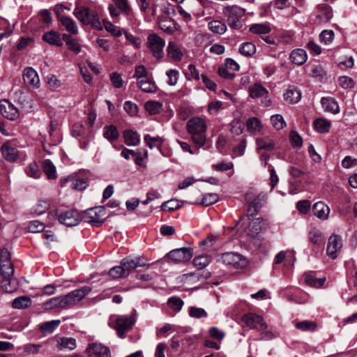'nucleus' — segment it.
Listing matches in <instances>:
<instances>
[{
	"label": "nucleus",
	"instance_id": "nucleus-1",
	"mask_svg": "<svg viewBox=\"0 0 357 357\" xmlns=\"http://www.w3.org/2000/svg\"><path fill=\"white\" fill-rule=\"evenodd\" d=\"M207 126L204 119L199 117H192L186 124L187 132L190 135V141L200 149L206 144V131Z\"/></svg>",
	"mask_w": 357,
	"mask_h": 357
},
{
	"label": "nucleus",
	"instance_id": "nucleus-2",
	"mask_svg": "<svg viewBox=\"0 0 357 357\" xmlns=\"http://www.w3.org/2000/svg\"><path fill=\"white\" fill-rule=\"evenodd\" d=\"M73 15L82 24H90L96 29H102V23L97 12L89 7L77 5L73 10Z\"/></svg>",
	"mask_w": 357,
	"mask_h": 357
},
{
	"label": "nucleus",
	"instance_id": "nucleus-3",
	"mask_svg": "<svg viewBox=\"0 0 357 357\" xmlns=\"http://www.w3.org/2000/svg\"><path fill=\"white\" fill-rule=\"evenodd\" d=\"M113 1L114 4L110 3L108 6L110 16L112 18L117 17L121 13L126 17L128 25L135 24L136 19L128 0H113Z\"/></svg>",
	"mask_w": 357,
	"mask_h": 357
},
{
	"label": "nucleus",
	"instance_id": "nucleus-4",
	"mask_svg": "<svg viewBox=\"0 0 357 357\" xmlns=\"http://www.w3.org/2000/svg\"><path fill=\"white\" fill-rule=\"evenodd\" d=\"M136 321L135 313L130 315H118L114 317V328L116 329L118 336L124 338L126 333L131 330Z\"/></svg>",
	"mask_w": 357,
	"mask_h": 357
},
{
	"label": "nucleus",
	"instance_id": "nucleus-5",
	"mask_svg": "<svg viewBox=\"0 0 357 357\" xmlns=\"http://www.w3.org/2000/svg\"><path fill=\"white\" fill-rule=\"evenodd\" d=\"M105 209L103 206L91 208L82 214V220L91 225L99 227L105 220Z\"/></svg>",
	"mask_w": 357,
	"mask_h": 357
},
{
	"label": "nucleus",
	"instance_id": "nucleus-6",
	"mask_svg": "<svg viewBox=\"0 0 357 357\" xmlns=\"http://www.w3.org/2000/svg\"><path fill=\"white\" fill-rule=\"evenodd\" d=\"M165 40L156 33H151L147 37V47L153 56L160 59L164 55Z\"/></svg>",
	"mask_w": 357,
	"mask_h": 357
},
{
	"label": "nucleus",
	"instance_id": "nucleus-7",
	"mask_svg": "<svg viewBox=\"0 0 357 357\" xmlns=\"http://www.w3.org/2000/svg\"><path fill=\"white\" fill-rule=\"evenodd\" d=\"M192 255V248L184 247L172 250L166 257L174 263H183L189 261Z\"/></svg>",
	"mask_w": 357,
	"mask_h": 357
},
{
	"label": "nucleus",
	"instance_id": "nucleus-8",
	"mask_svg": "<svg viewBox=\"0 0 357 357\" xmlns=\"http://www.w3.org/2000/svg\"><path fill=\"white\" fill-rule=\"evenodd\" d=\"M242 321L250 329L264 331L267 329V324L264 322L262 317L254 313H248L243 316Z\"/></svg>",
	"mask_w": 357,
	"mask_h": 357
},
{
	"label": "nucleus",
	"instance_id": "nucleus-9",
	"mask_svg": "<svg viewBox=\"0 0 357 357\" xmlns=\"http://www.w3.org/2000/svg\"><path fill=\"white\" fill-rule=\"evenodd\" d=\"M59 222L67 227L77 225L82 220V215L76 210H69L61 213L58 216Z\"/></svg>",
	"mask_w": 357,
	"mask_h": 357
},
{
	"label": "nucleus",
	"instance_id": "nucleus-10",
	"mask_svg": "<svg viewBox=\"0 0 357 357\" xmlns=\"http://www.w3.org/2000/svg\"><path fill=\"white\" fill-rule=\"evenodd\" d=\"M22 77L24 84L33 89H37L40 86L38 75L32 67H26L22 73Z\"/></svg>",
	"mask_w": 357,
	"mask_h": 357
},
{
	"label": "nucleus",
	"instance_id": "nucleus-11",
	"mask_svg": "<svg viewBox=\"0 0 357 357\" xmlns=\"http://www.w3.org/2000/svg\"><path fill=\"white\" fill-rule=\"evenodd\" d=\"M221 258L224 264L234 268H243L247 264L246 259L236 252H225Z\"/></svg>",
	"mask_w": 357,
	"mask_h": 357
},
{
	"label": "nucleus",
	"instance_id": "nucleus-12",
	"mask_svg": "<svg viewBox=\"0 0 357 357\" xmlns=\"http://www.w3.org/2000/svg\"><path fill=\"white\" fill-rule=\"evenodd\" d=\"M0 112L4 118L12 121L19 116L18 109L6 99L0 101Z\"/></svg>",
	"mask_w": 357,
	"mask_h": 357
},
{
	"label": "nucleus",
	"instance_id": "nucleus-13",
	"mask_svg": "<svg viewBox=\"0 0 357 357\" xmlns=\"http://www.w3.org/2000/svg\"><path fill=\"white\" fill-rule=\"evenodd\" d=\"M89 357H109V349L100 343L89 344L86 349Z\"/></svg>",
	"mask_w": 357,
	"mask_h": 357
},
{
	"label": "nucleus",
	"instance_id": "nucleus-14",
	"mask_svg": "<svg viewBox=\"0 0 357 357\" xmlns=\"http://www.w3.org/2000/svg\"><path fill=\"white\" fill-rule=\"evenodd\" d=\"M158 23L161 30L167 34H174L179 29V25L171 18L167 16L158 17Z\"/></svg>",
	"mask_w": 357,
	"mask_h": 357
},
{
	"label": "nucleus",
	"instance_id": "nucleus-15",
	"mask_svg": "<svg viewBox=\"0 0 357 357\" xmlns=\"http://www.w3.org/2000/svg\"><path fill=\"white\" fill-rule=\"evenodd\" d=\"M238 13H240V10L237 7L228 8L225 11L227 24L233 29H240L242 27Z\"/></svg>",
	"mask_w": 357,
	"mask_h": 357
},
{
	"label": "nucleus",
	"instance_id": "nucleus-16",
	"mask_svg": "<svg viewBox=\"0 0 357 357\" xmlns=\"http://www.w3.org/2000/svg\"><path fill=\"white\" fill-rule=\"evenodd\" d=\"M342 240L340 236L337 235H332L328 238L326 252L332 258L337 257V253L342 248Z\"/></svg>",
	"mask_w": 357,
	"mask_h": 357
},
{
	"label": "nucleus",
	"instance_id": "nucleus-17",
	"mask_svg": "<svg viewBox=\"0 0 357 357\" xmlns=\"http://www.w3.org/2000/svg\"><path fill=\"white\" fill-rule=\"evenodd\" d=\"M121 263L125 271L127 272V276L136 268L144 266L140 257H126L121 260Z\"/></svg>",
	"mask_w": 357,
	"mask_h": 357
},
{
	"label": "nucleus",
	"instance_id": "nucleus-18",
	"mask_svg": "<svg viewBox=\"0 0 357 357\" xmlns=\"http://www.w3.org/2000/svg\"><path fill=\"white\" fill-rule=\"evenodd\" d=\"M1 151L3 158L9 162H15L19 155L18 150L16 147L8 142L2 145Z\"/></svg>",
	"mask_w": 357,
	"mask_h": 357
},
{
	"label": "nucleus",
	"instance_id": "nucleus-19",
	"mask_svg": "<svg viewBox=\"0 0 357 357\" xmlns=\"http://www.w3.org/2000/svg\"><path fill=\"white\" fill-rule=\"evenodd\" d=\"M312 211L316 217L322 220H326L328 218L330 208L323 202H317L313 205Z\"/></svg>",
	"mask_w": 357,
	"mask_h": 357
},
{
	"label": "nucleus",
	"instance_id": "nucleus-20",
	"mask_svg": "<svg viewBox=\"0 0 357 357\" xmlns=\"http://www.w3.org/2000/svg\"><path fill=\"white\" fill-rule=\"evenodd\" d=\"M321 104L324 111L333 114L340 112V107L337 102L331 97H323L321 100Z\"/></svg>",
	"mask_w": 357,
	"mask_h": 357
},
{
	"label": "nucleus",
	"instance_id": "nucleus-21",
	"mask_svg": "<svg viewBox=\"0 0 357 357\" xmlns=\"http://www.w3.org/2000/svg\"><path fill=\"white\" fill-rule=\"evenodd\" d=\"M333 17L332 8L326 5L321 4L319 6L318 14L317 19L319 23H324L328 22Z\"/></svg>",
	"mask_w": 357,
	"mask_h": 357
},
{
	"label": "nucleus",
	"instance_id": "nucleus-22",
	"mask_svg": "<svg viewBox=\"0 0 357 357\" xmlns=\"http://www.w3.org/2000/svg\"><path fill=\"white\" fill-rule=\"evenodd\" d=\"M289 59L294 64L301 66L306 62L307 54L303 49H295L291 52Z\"/></svg>",
	"mask_w": 357,
	"mask_h": 357
},
{
	"label": "nucleus",
	"instance_id": "nucleus-23",
	"mask_svg": "<svg viewBox=\"0 0 357 357\" xmlns=\"http://www.w3.org/2000/svg\"><path fill=\"white\" fill-rule=\"evenodd\" d=\"M303 277L307 285L315 288L321 287L326 281V278H317L314 272L305 273Z\"/></svg>",
	"mask_w": 357,
	"mask_h": 357
},
{
	"label": "nucleus",
	"instance_id": "nucleus-24",
	"mask_svg": "<svg viewBox=\"0 0 357 357\" xmlns=\"http://www.w3.org/2000/svg\"><path fill=\"white\" fill-rule=\"evenodd\" d=\"M43 40L52 45L61 47L63 45L60 34L54 31H47L43 33Z\"/></svg>",
	"mask_w": 357,
	"mask_h": 357
},
{
	"label": "nucleus",
	"instance_id": "nucleus-25",
	"mask_svg": "<svg viewBox=\"0 0 357 357\" xmlns=\"http://www.w3.org/2000/svg\"><path fill=\"white\" fill-rule=\"evenodd\" d=\"M286 101L291 104L297 103L301 98V93L295 86H289L284 94Z\"/></svg>",
	"mask_w": 357,
	"mask_h": 357
},
{
	"label": "nucleus",
	"instance_id": "nucleus-26",
	"mask_svg": "<svg viewBox=\"0 0 357 357\" xmlns=\"http://www.w3.org/2000/svg\"><path fill=\"white\" fill-rule=\"evenodd\" d=\"M76 340L73 337H62L57 340V349L59 350H73L76 348Z\"/></svg>",
	"mask_w": 357,
	"mask_h": 357
},
{
	"label": "nucleus",
	"instance_id": "nucleus-27",
	"mask_svg": "<svg viewBox=\"0 0 357 357\" xmlns=\"http://www.w3.org/2000/svg\"><path fill=\"white\" fill-rule=\"evenodd\" d=\"M67 183H70V187L75 190H82L87 187V183L84 178L74 179L73 177H68L61 179L62 185Z\"/></svg>",
	"mask_w": 357,
	"mask_h": 357
},
{
	"label": "nucleus",
	"instance_id": "nucleus-28",
	"mask_svg": "<svg viewBox=\"0 0 357 357\" xmlns=\"http://www.w3.org/2000/svg\"><path fill=\"white\" fill-rule=\"evenodd\" d=\"M137 84L145 93H154L157 91V86L152 79H140L137 81Z\"/></svg>",
	"mask_w": 357,
	"mask_h": 357
},
{
	"label": "nucleus",
	"instance_id": "nucleus-29",
	"mask_svg": "<svg viewBox=\"0 0 357 357\" xmlns=\"http://www.w3.org/2000/svg\"><path fill=\"white\" fill-rule=\"evenodd\" d=\"M125 143L128 146H137L139 144L140 138L137 132L132 130H126L123 132Z\"/></svg>",
	"mask_w": 357,
	"mask_h": 357
},
{
	"label": "nucleus",
	"instance_id": "nucleus-30",
	"mask_svg": "<svg viewBox=\"0 0 357 357\" xmlns=\"http://www.w3.org/2000/svg\"><path fill=\"white\" fill-rule=\"evenodd\" d=\"M1 271L3 276V280L1 282L3 284V282H10V278L13 275L14 268L13 264L10 261L2 263L0 264Z\"/></svg>",
	"mask_w": 357,
	"mask_h": 357
},
{
	"label": "nucleus",
	"instance_id": "nucleus-31",
	"mask_svg": "<svg viewBox=\"0 0 357 357\" xmlns=\"http://www.w3.org/2000/svg\"><path fill=\"white\" fill-rule=\"evenodd\" d=\"M250 96L252 98H259L266 97L268 91L261 84H255L250 87L249 90Z\"/></svg>",
	"mask_w": 357,
	"mask_h": 357
},
{
	"label": "nucleus",
	"instance_id": "nucleus-32",
	"mask_svg": "<svg viewBox=\"0 0 357 357\" xmlns=\"http://www.w3.org/2000/svg\"><path fill=\"white\" fill-rule=\"evenodd\" d=\"M314 128L319 133H326L329 132L331 124V122L325 119H317L314 121Z\"/></svg>",
	"mask_w": 357,
	"mask_h": 357
},
{
	"label": "nucleus",
	"instance_id": "nucleus-33",
	"mask_svg": "<svg viewBox=\"0 0 357 357\" xmlns=\"http://www.w3.org/2000/svg\"><path fill=\"white\" fill-rule=\"evenodd\" d=\"M59 22L65 28L67 32L70 33V34H77L78 28L75 21L73 19L67 16Z\"/></svg>",
	"mask_w": 357,
	"mask_h": 357
},
{
	"label": "nucleus",
	"instance_id": "nucleus-34",
	"mask_svg": "<svg viewBox=\"0 0 357 357\" xmlns=\"http://www.w3.org/2000/svg\"><path fill=\"white\" fill-rule=\"evenodd\" d=\"M167 51L168 56L174 60L177 61L181 59L182 53L176 43L173 41L169 42Z\"/></svg>",
	"mask_w": 357,
	"mask_h": 357
},
{
	"label": "nucleus",
	"instance_id": "nucleus-35",
	"mask_svg": "<svg viewBox=\"0 0 357 357\" xmlns=\"http://www.w3.org/2000/svg\"><path fill=\"white\" fill-rule=\"evenodd\" d=\"M271 30V26L268 23L253 24L249 28L250 32L257 35L267 34Z\"/></svg>",
	"mask_w": 357,
	"mask_h": 357
},
{
	"label": "nucleus",
	"instance_id": "nucleus-36",
	"mask_svg": "<svg viewBox=\"0 0 357 357\" xmlns=\"http://www.w3.org/2000/svg\"><path fill=\"white\" fill-rule=\"evenodd\" d=\"M45 307L47 309H67L63 296L51 298L45 303Z\"/></svg>",
	"mask_w": 357,
	"mask_h": 357
},
{
	"label": "nucleus",
	"instance_id": "nucleus-37",
	"mask_svg": "<svg viewBox=\"0 0 357 357\" xmlns=\"http://www.w3.org/2000/svg\"><path fill=\"white\" fill-rule=\"evenodd\" d=\"M60 320L46 321L39 326V330L43 334H50L59 326Z\"/></svg>",
	"mask_w": 357,
	"mask_h": 357
},
{
	"label": "nucleus",
	"instance_id": "nucleus-38",
	"mask_svg": "<svg viewBox=\"0 0 357 357\" xmlns=\"http://www.w3.org/2000/svg\"><path fill=\"white\" fill-rule=\"evenodd\" d=\"M43 169L48 179L56 178V167L50 160L46 159L43 162Z\"/></svg>",
	"mask_w": 357,
	"mask_h": 357
},
{
	"label": "nucleus",
	"instance_id": "nucleus-39",
	"mask_svg": "<svg viewBox=\"0 0 357 357\" xmlns=\"http://www.w3.org/2000/svg\"><path fill=\"white\" fill-rule=\"evenodd\" d=\"M208 29L214 33L223 34L227 31L226 24L219 20H213L208 23Z\"/></svg>",
	"mask_w": 357,
	"mask_h": 357
},
{
	"label": "nucleus",
	"instance_id": "nucleus-40",
	"mask_svg": "<svg viewBox=\"0 0 357 357\" xmlns=\"http://www.w3.org/2000/svg\"><path fill=\"white\" fill-rule=\"evenodd\" d=\"M31 305V300L28 296H20L15 298L12 306L15 309L27 308Z\"/></svg>",
	"mask_w": 357,
	"mask_h": 357
},
{
	"label": "nucleus",
	"instance_id": "nucleus-41",
	"mask_svg": "<svg viewBox=\"0 0 357 357\" xmlns=\"http://www.w3.org/2000/svg\"><path fill=\"white\" fill-rule=\"evenodd\" d=\"M91 291V288L89 286H84L81 288L71 291L76 303L81 301L86 296H87Z\"/></svg>",
	"mask_w": 357,
	"mask_h": 357
},
{
	"label": "nucleus",
	"instance_id": "nucleus-42",
	"mask_svg": "<svg viewBox=\"0 0 357 357\" xmlns=\"http://www.w3.org/2000/svg\"><path fill=\"white\" fill-rule=\"evenodd\" d=\"M103 136L109 142H113L119 137V133L117 128L111 125L104 128Z\"/></svg>",
	"mask_w": 357,
	"mask_h": 357
},
{
	"label": "nucleus",
	"instance_id": "nucleus-43",
	"mask_svg": "<svg viewBox=\"0 0 357 357\" xmlns=\"http://www.w3.org/2000/svg\"><path fill=\"white\" fill-rule=\"evenodd\" d=\"M26 174L33 178H39L41 172L38 164L36 162H31L25 169Z\"/></svg>",
	"mask_w": 357,
	"mask_h": 357
},
{
	"label": "nucleus",
	"instance_id": "nucleus-44",
	"mask_svg": "<svg viewBox=\"0 0 357 357\" xmlns=\"http://www.w3.org/2000/svg\"><path fill=\"white\" fill-rule=\"evenodd\" d=\"M162 103L154 100H149L144 105L146 110L151 115L158 114L162 109Z\"/></svg>",
	"mask_w": 357,
	"mask_h": 357
},
{
	"label": "nucleus",
	"instance_id": "nucleus-45",
	"mask_svg": "<svg viewBox=\"0 0 357 357\" xmlns=\"http://www.w3.org/2000/svg\"><path fill=\"white\" fill-rule=\"evenodd\" d=\"M211 258L208 255H199L193 259V264L198 269H203L211 262Z\"/></svg>",
	"mask_w": 357,
	"mask_h": 357
},
{
	"label": "nucleus",
	"instance_id": "nucleus-46",
	"mask_svg": "<svg viewBox=\"0 0 357 357\" xmlns=\"http://www.w3.org/2000/svg\"><path fill=\"white\" fill-rule=\"evenodd\" d=\"M257 149L260 150L272 151L275 148L273 140L268 138H260L257 139Z\"/></svg>",
	"mask_w": 357,
	"mask_h": 357
},
{
	"label": "nucleus",
	"instance_id": "nucleus-47",
	"mask_svg": "<svg viewBox=\"0 0 357 357\" xmlns=\"http://www.w3.org/2000/svg\"><path fill=\"white\" fill-rule=\"evenodd\" d=\"M239 52L242 55L251 56L256 52L255 45L250 42L243 43L239 47Z\"/></svg>",
	"mask_w": 357,
	"mask_h": 357
},
{
	"label": "nucleus",
	"instance_id": "nucleus-48",
	"mask_svg": "<svg viewBox=\"0 0 357 357\" xmlns=\"http://www.w3.org/2000/svg\"><path fill=\"white\" fill-rule=\"evenodd\" d=\"M296 328L302 331H314L317 328V324L312 321H303L296 324Z\"/></svg>",
	"mask_w": 357,
	"mask_h": 357
},
{
	"label": "nucleus",
	"instance_id": "nucleus-49",
	"mask_svg": "<svg viewBox=\"0 0 357 357\" xmlns=\"http://www.w3.org/2000/svg\"><path fill=\"white\" fill-rule=\"evenodd\" d=\"M309 240L311 243L320 245L323 243L324 236L322 233L317 229H312L308 234Z\"/></svg>",
	"mask_w": 357,
	"mask_h": 357
},
{
	"label": "nucleus",
	"instance_id": "nucleus-50",
	"mask_svg": "<svg viewBox=\"0 0 357 357\" xmlns=\"http://www.w3.org/2000/svg\"><path fill=\"white\" fill-rule=\"evenodd\" d=\"M169 307L175 312H179L183 305V301L178 296H172L168 299Z\"/></svg>",
	"mask_w": 357,
	"mask_h": 357
},
{
	"label": "nucleus",
	"instance_id": "nucleus-51",
	"mask_svg": "<svg viewBox=\"0 0 357 357\" xmlns=\"http://www.w3.org/2000/svg\"><path fill=\"white\" fill-rule=\"evenodd\" d=\"M46 82L47 87L52 91H56L61 86V81L54 75H47Z\"/></svg>",
	"mask_w": 357,
	"mask_h": 357
},
{
	"label": "nucleus",
	"instance_id": "nucleus-52",
	"mask_svg": "<svg viewBox=\"0 0 357 357\" xmlns=\"http://www.w3.org/2000/svg\"><path fill=\"white\" fill-rule=\"evenodd\" d=\"M109 79L112 86L116 89H121L124 86L122 76L117 72H113L109 75Z\"/></svg>",
	"mask_w": 357,
	"mask_h": 357
},
{
	"label": "nucleus",
	"instance_id": "nucleus-53",
	"mask_svg": "<svg viewBox=\"0 0 357 357\" xmlns=\"http://www.w3.org/2000/svg\"><path fill=\"white\" fill-rule=\"evenodd\" d=\"M218 201V196L215 193H207L203 195L199 204L208 206L216 203Z\"/></svg>",
	"mask_w": 357,
	"mask_h": 357
},
{
	"label": "nucleus",
	"instance_id": "nucleus-54",
	"mask_svg": "<svg viewBox=\"0 0 357 357\" xmlns=\"http://www.w3.org/2000/svg\"><path fill=\"white\" fill-rule=\"evenodd\" d=\"M294 257V254L292 252L290 251H280L278 252L274 260V263L275 264H279L282 263L284 260L285 262H287L288 260H289V262L291 261V258Z\"/></svg>",
	"mask_w": 357,
	"mask_h": 357
},
{
	"label": "nucleus",
	"instance_id": "nucleus-55",
	"mask_svg": "<svg viewBox=\"0 0 357 357\" xmlns=\"http://www.w3.org/2000/svg\"><path fill=\"white\" fill-rule=\"evenodd\" d=\"M132 77L136 78L137 81L148 78V71L146 68L143 65L136 66Z\"/></svg>",
	"mask_w": 357,
	"mask_h": 357
},
{
	"label": "nucleus",
	"instance_id": "nucleus-56",
	"mask_svg": "<svg viewBox=\"0 0 357 357\" xmlns=\"http://www.w3.org/2000/svg\"><path fill=\"white\" fill-rule=\"evenodd\" d=\"M144 141L146 143V145L150 148L153 149L154 147H160L162 145L163 140L162 138L157 137H151L149 135H146L144 137Z\"/></svg>",
	"mask_w": 357,
	"mask_h": 357
},
{
	"label": "nucleus",
	"instance_id": "nucleus-57",
	"mask_svg": "<svg viewBox=\"0 0 357 357\" xmlns=\"http://www.w3.org/2000/svg\"><path fill=\"white\" fill-rule=\"evenodd\" d=\"M271 122L273 126L277 130H281L286 126V123L282 116L280 114H275L271 116Z\"/></svg>",
	"mask_w": 357,
	"mask_h": 357
},
{
	"label": "nucleus",
	"instance_id": "nucleus-58",
	"mask_svg": "<svg viewBox=\"0 0 357 357\" xmlns=\"http://www.w3.org/2000/svg\"><path fill=\"white\" fill-rule=\"evenodd\" d=\"M109 275L113 278H119L127 276V272L122 267V264L112 268L109 271Z\"/></svg>",
	"mask_w": 357,
	"mask_h": 357
},
{
	"label": "nucleus",
	"instance_id": "nucleus-59",
	"mask_svg": "<svg viewBox=\"0 0 357 357\" xmlns=\"http://www.w3.org/2000/svg\"><path fill=\"white\" fill-rule=\"evenodd\" d=\"M334 39V32L332 30H324L319 34V40L322 43L328 45Z\"/></svg>",
	"mask_w": 357,
	"mask_h": 357
},
{
	"label": "nucleus",
	"instance_id": "nucleus-60",
	"mask_svg": "<svg viewBox=\"0 0 357 357\" xmlns=\"http://www.w3.org/2000/svg\"><path fill=\"white\" fill-rule=\"evenodd\" d=\"M180 207L181 204L176 199H170L167 202H164L161 206L162 210L167 211H172L178 209Z\"/></svg>",
	"mask_w": 357,
	"mask_h": 357
},
{
	"label": "nucleus",
	"instance_id": "nucleus-61",
	"mask_svg": "<svg viewBox=\"0 0 357 357\" xmlns=\"http://www.w3.org/2000/svg\"><path fill=\"white\" fill-rule=\"evenodd\" d=\"M248 130L250 132H257L261 130V123L256 117L250 118L247 121Z\"/></svg>",
	"mask_w": 357,
	"mask_h": 357
},
{
	"label": "nucleus",
	"instance_id": "nucleus-62",
	"mask_svg": "<svg viewBox=\"0 0 357 357\" xmlns=\"http://www.w3.org/2000/svg\"><path fill=\"white\" fill-rule=\"evenodd\" d=\"M168 77L167 84L170 86H174L177 84L179 77V73L175 69H171L166 73Z\"/></svg>",
	"mask_w": 357,
	"mask_h": 357
},
{
	"label": "nucleus",
	"instance_id": "nucleus-63",
	"mask_svg": "<svg viewBox=\"0 0 357 357\" xmlns=\"http://www.w3.org/2000/svg\"><path fill=\"white\" fill-rule=\"evenodd\" d=\"M189 314L191 317L200 319L207 317V312L201 307H191L189 310Z\"/></svg>",
	"mask_w": 357,
	"mask_h": 357
},
{
	"label": "nucleus",
	"instance_id": "nucleus-64",
	"mask_svg": "<svg viewBox=\"0 0 357 357\" xmlns=\"http://www.w3.org/2000/svg\"><path fill=\"white\" fill-rule=\"evenodd\" d=\"M102 24L105 27V29L108 31L110 32L113 36H121L122 33L121 31L117 29L112 22L107 20H102Z\"/></svg>",
	"mask_w": 357,
	"mask_h": 357
}]
</instances>
